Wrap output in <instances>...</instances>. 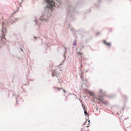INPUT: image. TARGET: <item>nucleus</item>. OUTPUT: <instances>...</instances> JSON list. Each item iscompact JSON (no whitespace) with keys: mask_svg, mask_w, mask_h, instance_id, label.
<instances>
[{"mask_svg":"<svg viewBox=\"0 0 131 131\" xmlns=\"http://www.w3.org/2000/svg\"><path fill=\"white\" fill-rule=\"evenodd\" d=\"M88 121L89 123H90V120H89Z\"/></svg>","mask_w":131,"mask_h":131,"instance_id":"a878e982","label":"nucleus"},{"mask_svg":"<svg viewBox=\"0 0 131 131\" xmlns=\"http://www.w3.org/2000/svg\"><path fill=\"white\" fill-rule=\"evenodd\" d=\"M20 49L21 50V51L22 52H23V50L22 49V48H20Z\"/></svg>","mask_w":131,"mask_h":131,"instance_id":"412c9836","label":"nucleus"},{"mask_svg":"<svg viewBox=\"0 0 131 131\" xmlns=\"http://www.w3.org/2000/svg\"><path fill=\"white\" fill-rule=\"evenodd\" d=\"M102 92V90H100L99 91L100 93H101Z\"/></svg>","mask_w":131,"mask_h":131,"instance_id":"f3484780","label":"nucleus"},{"mask_svg":"<svg viewBox=\"0 0 131 131\" xmlns=\"http://www.w3.org/2000/svg\"><path fill=\"white\" fill-rule=\"evenodd\" d=\"M65 53H64V54L63 55V56L64 58V59H66V56H65Z\"/></svg>","mask_w":131,"mask_h":131,"instance_id":"4468645a","label":"nucleus"},{"mask_svg":"<svg viewBox=\"0 0 131 131\" xmlns=\"http://www.w3.org/2000/svg\"><path fill=\"white\" fill-rule=\"evenodd\" d=\"M22 1H23V0H22Z\"/></svg>","mask_w":131,"mask_h":131,"instance_id":"c9c22d12","label":"nucleus"},{"mask_svg":"<svg viewBox=\"0 0 131 131\" xmlns=\"http://www.w3.org/2000/svg\"><path fill=\"white\" fill-rule=\"evenodd\" d=\"M68 27H71V25L70 24H69L68 25Z\"/></svg>","mask_w":131,"mask_h":131,"instance_id":"b1692460","label":"nucleus"},{"mask_svg":"<svg viewBox=\"0 0 131 131\" xmlns=\"http://www.w3.org/2000/svg\"><path fill=\"white\" fill-rule=\"evenodd\" d=\"M103 42L105 43V44L107 46H110L111 45V44L110 43H108L106 42V41L104 40L103 41Z\"/></svg>","mask_w":131,"mask_h":131,"instance_id":"39448f33","label":"nucleus"},{"mask_svg":"<svg viewBox=\"0 0 131 131\" xmlns=\"http://www.w3.org/2000/svg\"><path fill=\"white\" fill-rule=\"evenodd\" d=\"M100 98H98L97 99V100H99L100 101H101L102 102V103H104V101L103 100L102 98V96H100Z\"/></svg>","mask_w":131,"mask_h":131,"instance_id":"20e7f679","label":"nucleus"},{"mask_svg":"<svg viewBox=\"0 0 131 131\" xmlns=\"http://www.w3.org/2000/svg\"><path fill=\"white\" fill-rule=\"evenodd\" d=\"M16 103L15 105H17V102H18V101H17V98L16 99Z\"/></svg>","mask_w":131,"mask_h":131,"instance_id":"dca6fc26","label":"nucleus"},{"mask_svg":"<svg viewBox=\"0 0 131 131\" xmlns=\"http://www.w3.org/2000/svg\"><path fill=\"white\" fill-rule=\"evenodd\" d=\"M131 1V0H130Z\"/></svg>","mask_w":131,"mask_h":131,"instance_id":"4c0bfd02","label":"nucleus"},{"mask_svg":"<svg viewBox=\"0 0 131 131\" xmlns=\"http://www.w3.org/2000/svg\"><path fill=\"white\" fill-rule=\"evenodd\" d=\"M122 96L125 98V99H127V97L125 95H123L122 94Z\"/></svg>","mask_w":131,"mask_h":131,"instance_id":"9d476101","label":"nucleus"},{"mask_svg":"<svg viewBox=\"0 0 131 131\" xmlns=\"http://www.w3.org/2000/svg\"><path fill=\"white\" fill-rule=\"evenodd\" d=\"M79 55H82V53H80V52H79Z\"/></svg>","mask_w":131,"mask_h":131,"instance_id":"5701e85b","label":"nucleus"},{"mask_svg":"<svg viewBox=\"0 0 131 131\" xmlns=\"http://www.w3.org/2000/svg\"><path fill=\"white\" fill-rule=\"evenodd\" d=\"M44 1L47 4L46 6L44 12L42 13L40 19L37 21L36 19L34 20L35 25L39 26L41 24V22H45L48 20L49 17L51 15V12L54 9V8H57L60 6L61 3L60 2L56 0H44Z\"/></svg>","mask_w":131,"mask_h":131,"instance_id":"f257e3e1","label":"nucleus"},{"mask_svg":"<svg viewBox=\"0 0 131 131\" xmlns=\"http://www.w3.org/2000/svg\"><path fill=\"white\" fill-rule=\"evenodd\" d=\"M54 88H57V89H58V90H60V89L59 88H58V87H57V88H56V87H54Z\"/></svg>","mask_w":131,"mask_h":131,"instance_id":"aec40b11","label":"nucleus"},{"mask_svg":"<svg viewBox=\"0 0 131 131\" xmlns=\"http://www.w3.org/2000/svg\"><path fill=\"white\" fill-rule=\"evenodd\" d=\"M84 47V46H80V49H82Z\"/></svg>","mask_w":131,"mask_h":131,"instance_id":"ddd939ff","label":"nucleus"},{"mask_svg":"<svg viewBox=\"0 0 131 131\" xmlns=\"http://www.w3.org/2000/svg\"><path fill=\"white\" fill-rule=\"evenodd\" d=\"M81 131H82V130H81Z\"/></svg>","mask_w":131,"mask_h":131,"instance_id":"e433bc0d","label":"nucleus"},{"mask_svg":"<svg viewBox=\"0 0 131 131\" xmlns=\"http://www.w3.org/2000/svg\"><path fill=\"white\" fill-rule=\"evenodd\" d=\"M77 41L76 40H75L74 41L73 43V45L74 46H77V43H76Z\"/></svg>","mask_w":131,"mask_h":131,"instance_id":"6e6552de","label":"nucleus"},{"mask_svg":"<svg viewBox=\"0 0 131 131\" xmlns=\"http://www.w3.org/2000/svg\"><path fill=\"white\" fill-rule=\"evenodd\" d=\"M63 47L64 48V53H65V54H66V52H67V49H66V48L64 47Z\"/></svg>","mask_w":131,"mask_h":131,"instance_id":"1a4fd4ad","label":"nucleus"},{"mask_svg":"<svg viewBox=\"0 0 131 131\" xmlns=\"http://www.w3.org/2000/svg\"><path fill=\"white\" fill-rule=\"evenodd\" d=\"M100 32H98V33H97L96 34V35L97 36H98V35L100 34Z\"/></svg>","mask_w":131,"mask_h":131,"instance_id":"6ab92c4d","label":"nucleus"},{"mask_svg":"<svg viewBox=\"0 0 131 131\" xmlns=\"http://www.w3.org/2000/svg\"><path fill=\"white\" fill-rule=\"evenodd\" d=\"M79 100L81 101L79 99Z\"/></svg>","mask_w":131,"mask_h":131,"instance_id":"f704fd0d","label":"nucleus"},{"mask_svg":"<svg viewBox=\"0 0 131 131\" xmlns=\"http://www.w3.org/2000/svg\"><path fill=\"white\" fill-rule=\"evenodd\" d=\"M52 76H53V77L55 75H54V74H53V73H52Z\"/></svg>","mask_w":131,"mask_h":131,"instance_id":"4be33fe9","label":"nucleus"},{"mask_svg":"<svg viewBox=\"0 0 131 131\" xmlns=\"http://www.w3.org/2000/svg\"><path fill=\"white\" fill-rule=\"evenodd\" d=\"M71 31H73L74 32H75V31H74V30L73 28H71Z\"/></svg>","mask_w":131,"mask_h":131,"instance_id":"9b49d317","label":"nucleus"},{"mask_svg":"<svg viewBox=\"0 0 131 131\" xmlns=\"http://www.w3.org/2000/svg\"><path fill=\"white\" fill-rule=\"evenodd\" d=\"M89 126H87V127H89Z\"/></svg>","mask_w":131,"mask_h":131,"instance_id":"473e14b6","label":"nucleus"},{"mask_svg":"<svg viewBox=\"0 0 131 131\" xmlns=\"http://www.w3.org/2000/svg\"><path fill=\"white\" fill-rule=\"evenodd\" d=\"M101 0H99V3H100Z\"/></svg>","mask_w":131,"mask_h":131,"instance_id":"bb28decb","label":"nucleus"},{"mask_svg":"<svg viewBox=\"0 0 131 131\" xmlns=\"http://www.w3.org/2000/svg\"><path fill=\"white\" fill-rule=\"evenodd\" d=\"M83 109L84 110V114H85V115H88V114H87V112L85 111V108H84V107H83Z\"/></svg>","mask_w":131,"mask_h":131,"instance_id":"0eeeda50","label":"nucleus"},{"mask_svg":"<svg viewBox=\"0 0 131 131\" xmlns=\"http://www.w3.org/2000/svg\"><path fill=\"white\" fill-rule=\"evenodd\" d=\"M61 89H63V92H65V93H66V91L64 89H63L62 88H61Z\"/></svg>","mask_w":131,"mask_h":131,"instance_id":"a211bd4d","label":"nucleus"},{"mask_svg":"<svg viewBox=\"0 0 131 131\" xmlns=\"http://www.w3.org/2000/svg\"><path fill=\"white\" fill-rule=\"evenodd\" d=\"M66 5L65 7L66 8V10L67 11V17L68 19H70V20H73L74 19V18L72 14L74 12L76 6L78 4L79 5L80 2H78L76 3V6L75 7H73L72 6V3H70L69 1L67 0L66 1Z\"/></svg>","mask_w":131,"mask_h":131,"instance_id":"f03ea898","label":"nucleus"},{"mask_svg":"<svg viewBox=\"0 0 131 131\" xmlns=\"http://www.w3.org/2000/svg\"><path fill=\"white\" fill-rule=\"evenodd\" d=\"M82 106L83 107V104H82Z\"/></svg>","mask_w":131,"mask_h":131,"instance_id":"c85d7f7f","label":"nucleus"},{"mask_svg":"<svg viewBox=\"0 0 131 131\" xmlns=\"http://www.w3.org/2000/svg\"><path fill=\"white\" fill-rule=\"evenodd\" d=\"M86 91H88V92L89 94L90 95L92 96H93L94 95V93L92 92H90L88 90H86Z\"/></svg>","mask_w":131,"mask_h":131,"instance_id":"423d86ee","label":"nucleus"},{"mask_svg":"<svg viewBox=\"0 0 131 131\" xmlns=\"http://www.w3.org/2000/svg\"><path fill=\"white\" fill-rule=\"evenodd\" d=\"M46 45L47 46H48V45L47 44H46Z\"/></svg>","mask_w":131,"mask_h":131,"instance_id":"72a5a7b5","label":"nucleus"},{"mask_svg":"<svg viewBox=\"0 0 131 131\" xmlns=\"http://www.w3.org/2000/svg\"><path fill=\"white\" fill-rule=\"evenodd\" d=\"M90 123H88V125H90Z\"/></svg>","mask_w":131,"mask_h":131,"instance_id":"cd10ccee","label":"nucleus"},{"mask_svg":"<svg viewBox=\"0 0 131 131\" xmlns=\"http://www.w3.org/2000/svg\"><path fill=\"white\" fill-rule=\"evenodd\" d=\"M98 103H99V104H100V102H98Z\"/></svg>","mask_w":131,"mask_h":131,"instance_id":"c756f323","label":"nucleus"},{"mask_svg":"<svg viewBox=\"0 0 131 131\" xmlns=\"http://www.w3.org/2000/svg\"><path fill=\"white\" fill-rule=\"evenodd\" d=\"M44 37V38H46V37Z\"/></svg>","mask_w":131,"mask_h":131,"instance_id":"2f4dec72","label":"nucleus"},{"mask_svg":"<svg viewBox=\"0 0 131 131\" xmlns=\"http://www.w3.org/2000/svg\"><path fill=\"white\" fill-rule=\"evenodd\" d=\"M17 19H14L12 20H10V22H9V19L8 20V21H6L5 23H4L2 22V34L0 36L1 39L2 41L5 42L6 41V39L5 37V34L6 32V28H5V26H7L10 24L13 23L14 21L16 20Z\"/></svg>","mask_w":131,"mask_h":131,"instance_id":"7ed1b4c3","label":"nucleus"},{"mask_svg":"<svg viewBox=\"0 0 131 131\" xmlns=\"http://www.w3.org/2000/svg\"><path fill=\"white\" fill-rule=\"evenodd\" d=\"M80 62L81 63V65H80V67H81V68H82V63H81V61H80Z\"/></svg>","mask_w":131,"mask_h":131,"instance_id":"f8f14e48","label":"nucleus"},{"mask_svg":"<svg viewBox=\"0 0 131 131\" xmlns=\"http://www.w3.org/2000/svg\"><path fill=\"white\" fill-rule=\"evenodd\" d=\"M34 38L36 40V38L35 37H34Z\"/></svg>","mask_w":131,"mask_h":131,"instance_id":"393cba45","label":"nucleus"},{"mask_svg":"<svg viewBox=\"0 0 131 131\" xmlns=\"http://www.w3.org/2000/svg\"><path fill=\"white\" fill-rule=\"evenodd\" d=\"M95 6L96 7H98V6H96V5H95Z\"/></svg>","mask_w":131,"mask_h":131,"instance_id":"7c9ffc66","label":"nucleus"},{"mask_svg":"<svg viewBox=\"0 0 131 131\" xmlns=\"http://www.w3.org/2000/svg\"><path fill=\"white\" fill-rule=\"evenodd\" d=\"M87 121V119L86 120V121L85 122V123L83 124V125H84L86 123V122Z\"/></svg>","mask_w":131,"mask_h":131,"instance_id":"2eb2a0df","label":"nucleus"}]
</instances>
